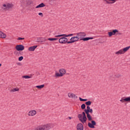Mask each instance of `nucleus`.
I'll return each mask as SVG.
<instances>
[{"label": "nucleus", "instance_id": "f257e3e1", "mask_svg": "<svg viewBox=\"0 0 130 130\" xmlns=\"http://www.w3.org/2000/svg\"><path fill=\"white\" fill-rule=\"evenodd\" d=\"M78 118L82 123H86L87 122V116H86V112H83L82 114H79L78 115Z\"/></svg>", "mask_w": 130, "mask_h": 130}, {"label": "nucleus", "instance_id": "f03ea898", "mask_svg": "<svg viewBox=\"0 0 130 130\" xmlns=\"http://www.w3.org/2000/svg\"><path fill=\"white\" fill-rule=\"evenodd\" d=\"M13 7H14V5L10 3H7V4H3V6L1 7V8L4 11H9V10H11V9H12Z\"/></svg>", "mask_w": 130, "mask_h": 130}, {"label": "nucleus", "instance_id": "7ed1b4c3", "mask_svg": "<svg viewBox=\"0 0 130 130\" xmlns=\"http://www.w3.org/2000/svg\"><path fill=\"white\" fill-rule=\"evenodd\" d=\"M130 48V46L128 47H126L122 49H121L117 52H116L115 54H124L127 50H128Z\"/></svg>", "mask_w": 130, "mask_h": 130}, {"label": "nucleus", "instance_id": "20e7f679", "mask_svg": "<svg viewBox=\"0 0 130 130\" xmlns=\"http://www.w3.org/2000/svg\"><path fill=\"white\" fill-rule=\"evenodd\" d=\"M51 128V127H50V124H46L43 126H40L39 128H37L35 129V130H49Z\"/></svg>", "mask_w": 130, "mask_h": 130}, {"label": "nucleus", "instance_id": "39448f33", "mask_svg": "<svg viewBox=\"0 0 130 130\" xmlns=\"http://www.w3.org/2000/svg\"><path fill=\"white\" fill-rule=\"evenodd\" d=\"M76 35L77 37H78V38L79 39V40H83L84 37H86V33L85 32H77L76 34Z\"/></svg>", "mask_w": 130, "mask_h": 130}, {"label": "nucleus", "instance_id": "423d86ee", "mask_svg": "<svg viewBox=\"0 0 130 130\" xmlns=\"http://www.w3.org/2000/svg\"><path fill=\"white\" fill-rule=\"evenodd\" d=\"M68 38L61 37L59 39L58 41L59 43H60L61 44H67V42H68Z\"/></svg>", "mask_w": 130, "mask_h": 130}, {"label": "nucleus", "instance_id": "0eeeda50", "mask_svg": "<svg viewBox=\"0 0 130 130\" xmlns=\"http://www.w3.org/2000/svg\"><path fill=\"white\" fill-rule=\"evenodd\" d=\"M95 125H96V121L94 120H91V122L88 123V126L90 128H95Z\"/></svg>", "mask_w": 130, "mask_h": 130}, {"label": "nucleus", "instance_id": "6e6552de", "mask_svg": "<svg viewBox=\"0 0 130 130\" xmlns=\"http://www.w3.org/2000/svg\"><path fill=\"white\" fill-rule=\"evenodd\" d=\"M15 48L17 51H23L25 49V46L23 45H17Z\"/></svg>", "mask_w": 130, "mask_h": 130}, {"label": "nucleus", "instance_id": "1a4fd4ad", "mask_svg": "<svg viewBox=\"0 0 130 130\" xmlns=\"http://www.w3.org/2000/svg\"><path fill=\"white\" fill-rule=\"evenodd\" d=\"M77 130H84V126L82 123H78L76 126Z\"/></svg>", "mask_w": 130, "mask_h": 130}, {"label": "nucleus", "instance_id": "9d476101", "mask_svg": "<svg viewBox=\"0 0 130 130\" xmlns=\"http://www.w3.org/2000/svg\"><path fill=\"white\" fill-rule=\"evenodd\" d=\"M68 97H69V98H74V99H78V96H76V94L72 93L71 92L68 93Z\"/></svg>", "mask_w": 130, "mask_h": 130}, {"label": "nucleus", "instance_id": "9b49d317", "mask_svg": "<svg viewBox=\"0 0 130 130\" xmlns=\"http://www.w3.org/2000/svg\"><path fill=\"white\" fill-rule=\"evenodd\" d=\"M35 114H36V111L35 110L32 111H30L28 113V115L29 116H34Z\"/></svg>", "mask_w": 130, "mask_h": 130}, {"label": "nucleus", "instance_id": "f8f14e48", "mask_svg": "<svg viewBox=\"0 0 130 130\" xmlns=\"http://www.w3.org/2000/svg\"><path fill=\"white\" fill-rule=\"evenodd\" d=\"M37 47H38V45H35V46L29 47L28 48V51H34L35 50V49H36V48H37Z\"/></svg>", "mask_w": 130, "mask_h": 130}, {"label": "nucleus", "instance_id": "ddd939ff", "mask_svg": "<svg viewBox=\"0 0 130 130\" xmlns=\"http://www.w3.org/2000/svg\"><path fill=\"white\" fill-rule=\"evenodd\" d=\"M46 41V39L44 38H38L37 39V42H44Z\"/></svg>", "mask_w": 130, "mask_h": 130}, {"label": "nucleus", "instance_id": "4468645a", "mask_svg": "<svg viewBox=\"0 0 130 130\" xmlns=\"http://www.w3.org/2000/svg\"><path fill=\"white\" fill-rule=\"evenodd\" d=\"M45 4H44V3H42L40 4H39V5L37 6L36 7V9H39V8H44V7H45Z\"/></svg>", "mask_w": 130, "mask_h": 130}, {"label": "nucleus", "instance_id": "2eb2a0df", "mask_svg": "<svg viewBox=\"0 0 130 130\" xmlns=\"http://www.w3.org/2000/svg\"><path fill=\"white\" fill-rule=\"evenodd\" d=\"M92 39H94V37H86L82 39L83 41H88L89 40H91Z\"/></svg>", "mask_w": 130, "mask_h": 130}, {"label": "nucleus", "instance_id": "dca6fc26", "mask_svg": "<svg viewBox=\"0 0 130 130\" xmlns=\"http://www.w3.org/2000/svg\"><path fill=\"white\" fill-rule=\"evenodd\" d=\"M7 37V35L3 32V31H0V38H6Z\"/></svg>", "mask_w": 130, "mask_h": 130}, {"label": "nucleus", "instance_id": "f3484780", "mask_svg": "<svg viewBox=\"0 0 130 130\" xmlns=\"http://www.w3.org/2000/svg\"><path fill=\"white\" fill-rule=\"evenodd\" d=\"M54 77L55 78H59L60 77H62V74L56 72Z\"/></svg>", "mask_w": 130, "mask_h": 130}, {"label": "nucleus", "instance_id": "a211bd4d", "mask_svg": "<svg viewBox=\"0 0 130 130\" xmlns=\"http://www.w3.org/2000/svg\"><path fill=\"white\" fill-rule=\"evenodd\" d=\"M59 38H49L47 39V40H49V41H56V40H58Z\"/></svg>", "mask_w": 130, "mask_h": 130}, {"label": "nucleus", "instance_id": "6ab92c4d", "mask_svg": "<svg viewBox=\"0 0 130 130\" xmlns=\"http://www.w3.org/2000/svg\"><path fill=\"white\" fill-rule=\"evenodd\" d=\"M86 114L87 118H88V120L89 121H91V120H92L93 118H92V116L90 114Z\"/></svg>", "mask_w": 130, "mask_h": 130}, {"label": "nucleus", "instance_id": "aec40b11", "mask_svg": "<svg viewBox=\"0 0 130 130\" xmlns=\"http://www.w3.org/2000/svg\"><path fill=\"white\" fill-rule=\"evenodd\" d=\"M59 72L60 74H62V76H63V75H64V74H66V70L63 69H60Z\"/></svg>", "mask_w": 130, "mask_h": 130}, {"label": "nucleus", "instance_id": "412c9836", "mask_svg": "<svg viewBox=\"0 0 130 130\" xmlns=\"http://www.w3.org/2000/svg\"><path fill=\"white\" fill-rule=\"evenodd\" d=\"M14 54H15L16 55H18V56H19V55H23V52H20V51H19V52L15 51Z\"/></svg>", "mask_w": 130, "mask_h": 130}, {"label": "nucleus", "instance_id": "4be33fe9", "mask_svg": "<svg viewBox=\"0 0 130 130\" xmlns=\"http://www.w3.org/2000/svg\"><path fill=\"white\" fill-rule=\"evenodd\" d=\"M120 101V102H122V103H124V102H126V97L122 98Z\"/></svg>", "mask_w": 130, "mask_h": 130}, {"label": "nucleus", "instance_id": "5701e85b", "mask_svg": "<svg viewBox=\"0 0 130 130\" xmlns=\"http://www.w3.org/2000/svg\"><path fill=\"white\" fill-rule=\"evenodd\" d=\"M112 33H113V35H116V34H117V33H118V29H113L112 31Z\"/></svg>", "mask_w": 130, "mask_h": 130}, {"label": "nucleus", "instance_id": "b1692460", "mask_svg": "<svg viewBox=\"0 0 130 130\" xmlns=\"http://www.w3.org/2000/svg\"><path fill=\"white\" fill-rule=\"evenodd\" d=\"M90 109H91V108H90V106H87L86 109L84 110V112H85V113H87L89 111V110H90Z\"/></svg>", "mask_w": 130, "mask_h": 130}, {"label": "nucleus", "instance_id": "393cba45", "mask_svg": "<svg viewBox=\"0 0 130 130\" xmlns=\"http://www.w3.org/2000/svg\"><path fill=\"white\" fill-rule=\"evenodd\" d=\"M44 86H45V85L44 84L37 85L36 86V88H38V89H42V88H44Z\"/></svg>", "mask_w": 130, "mask_h": 130}, {"label": "nucleus", "instance_id": "a878e982", "mask_svg": "<svg viewBox=\"0 0 130 130\" xmlns=\"http://www.w3.org/2000/svg\"><path fill=\"white\" fill-rule=\"evenodd\" d=\"M85 104L86 105V106H90V105L92 104V102H91V101H88L87 102H86L85 103Z\"/></svg>", "mask_w": 130, "mask_h": 130}, {"label": "nucleus", "instance_id": "bb28decb", "mask_svg": "<svg viewBox=\"0 0 130 130\" xmlns=\"http://www.w3.org/2000/svg\"><path fill=\"white\" fill-rule=\"evenodd\" d=\"M19 88H14L13 89H11L10 90V92H11V93H14V92H18L19 91Z\"/></svg>", "mask_w": 130, "mask_h": 130}, {"label": "nucleus", "instance_id": "cd10ccee", "mask_svg": "<svg viewBox=\"0 0 130 130\" xmlns=\"http://www.w3.org/2000/svg\"><path fill=\"white\" fill-rule=\"evenodd\" d=\"M49 2L51 5H53L54 4H56V0H49Z\"/></svg>", "mask_w": 130, "mask_h": 130}, {"label": "nucleus", "instance_id": "c85d7f7f", "mask_svg": "<svg viewBox=\"0 0 130 130\" xmlns=\"http://www.w3.org/2000/svg\"><path fill=\"white\" fill-rule=\"evenodd\" d=\"M22 78H23V79H31L32 77L29 75H25V76H23Z\"/></svg>", "mask_w": 130, "mask_h": 130}, {"label": "nucleus", "instance_id": "c756f323", "mask_svg": "<svg viewBox=\"0 0 130 130\" xmlns=\"http://www.w3.org/2000/svg\"><path fill=\"white\" fill-rule=\"evenodd\" d=\"M81 109L85 110V109H86V104H83L82 105H81Z\"/></svg>", "mask_w": 130, "mask_h": 130}, {"label": "nucleus", "instance_id": "7c9ffc66", "mask_svg": "<svg viewBox=\"0 0 130 130\" xmlns=\"http://www.w3.org/2000/svg\"><path fill=\"white\" fill-rule=\"evenodd\" d=\"M79 100H80V101L85 102H86V101H88V99H84L80 97H79Z\"/></svg>", "mask_w": 130, "mask_h": 130}, {"label": "nucleus", "instance_id": "2f4dec72", "mask_svg": "<svg viewBox=\"0 0 130 130\" xmlns=\"http://www.w3.org/2000/svg\"><path fill=\"white\" fill-rule=\"evenodd\" d=\"M89 113H93V109H90V110H88V111L86 113V114H90Z\"/></svg>", "mask_w": 130, "mask_h": 130}, {"label": "nucleus", "instance_id": "473e14b6", "mask_svg": "<svg viewBox=\"0 0 130 130\" xmlns=\"http://www.w3.org/2000/svg\"><path fill=\"white\" fill-rule=\"evenodd\" d=\"M74 41H75V42H76V41H79V37H78V36L77 35V36L76 37H74Z\"/></svg>", "mask_w": 130, "mask_h": 130}, {"label": "nucleus", "instance_id": "72a5a7b5", "mask_svg": "<svg viewBox=\"0 0 130 130\" xmlns=\"http://www.w3.org/2000/svg\"><path fill=\"white\" fill-rule=\"evenodd\" d=\"M108 35H109V37H111V36H113V34L112 32V31H109L108 32Z\"/></svg>", "mask_w": 130, "mask_h": 130}, {"label": "nucleus", "instance_id": "f704fd0d", "mask_svg": "<svg viewBox=\"0 0 130 130\" xmlns=\"http://www.w3.org/2000/svg\"><path fill=\"white\" fill-rule=\"evenodd\" d=\"M27 5L30 6V5H32L33 4V1H28L26 2Z\"/></svg>", "mask_w": 130, "mask_h": 130}, {"label": "nucleus", "instance_id": "c9c22d12", "mask_svg": "<svg viewBox=\"0 0 130 130\" xmlns=\"http://www.w3.org/2000/svg\"><path fill=\"white\" fill-rule=\"evenodd\" d=\"M22 59H24V57H23L22 56H21L20 57H18L19 61H22Z\"/></svg>", "mask_w": 130, "mask_h": 130}, {"label": "nucleus", "instance_id": "e433bc0d", "mask_svg": "<svg viewBox=\"0 0 130 130\" xmlns=\"http://www.w3.org/2000/svg\"><path fill=\"white\" fill-rule=\"evenodd\" d=\"M61 35H62V37H64V38H67V37H69V35L63 34Z\"/></svg>", "mask_w": 130, "mask_h": 130}, {"label": "nucleus", "instance_id": "4c0bfd02", "mask_svg": "<svg viewBox=\"0 0 130 130\" xmlns=\"http://www.w3.org/2000/svg\"><path fill=\"white\" fill-rule=\"evenodd\" d=\"M55 37H56V38H60L61 37H62V35H56V36H55Z\"/></svg>", "mask_w": 130, "mask_h": 130}, {"label": "nucleus", "instance_id": "58836bf2", "mask_svg": "<svg viewBox=\"0 0 130 130\" xmlns=\"http://www.w3.org/2000/svg\"><path fill=\"white\" fill-rule=\"evenodd\" d=\"M70 40H71V41H72V43H74L75 42V39H74V37H72V38H71L70 39Z\"/></svg>", "mask_w": 130, "mask_h": 130}, {"label": "nucleus", "instance_id": "ea45409f", "mask_svg": "<svg viewBox=\"0 0 130 130\" xmlns=\"http://www.w3.org/2000/svg\"><path fill=\"white\" fill-rule=\"evenodd\" d=\"M126 102L130 103V96L128 97H126Z\"/></svg>", "mask_w": 130, "mask_h": 130}, {"label": "nucleus", "instance_id": "a19ab883", "mask_svg": "<svg viewBox=\"0 0 130 130\" xmlns=\"http://www.w3.org/2000/svg\"><path fill=\"white\" fill-rule=\"evenodd\" d=\"M115 78H120V77H121V75H120V74H117L115 75Z\"/></svg>", "mask_w": 130, "mask_h": 130}, {"label": "nucleus", "instance_id": "79ce46f5", "mask_svg": "<svg viewBox=\"0 0 130 130\" xmlns=\"http://www.w3.org/2000/svg\"><path fill=\"white\" fill-rule=\"evenodd\" d=\"M25 39L24 38H21V37H19L17 38V40H24Z\"/></svg>", "mask_w": 130, "mask_h": 130}, {"label": "nucleus", "instance_id": "37998d69", "mask_svg": "<svg viewBox=\"0 0 130 130\" xmlns=\"http://www.w3.org/2000/svg\"><path fill=\"white\" fill-rule=\"evenodd\" d=\"M66 43H67V44H72V43H72V41H71L70 40V41H67V42H66Z\"/></svg>", "mask_w": 130, "mask_h": 130}, {"label": "nucleus", "instance_id": "c03bdc74", "mask_svg": "<svg viewBox=\"0 0 130 130\" xmlns=\"http://www.w3.org/2000/svg\"><path fill=\"white\" fill-rule=\"evenodd\" d=\"M75 34H68V37H70L71 36H74V35H75Z\"/></svg>", "mask_w": 130, "mask_h": 130}, {"label": "nucleus", "instance_id": "a18cd8bd", "mask_svg": "<svg viewBox=\"0 0 130 130\" xmlns=\"http://www.w3.org/2000/svg\"><path fill=\"white\" fill-rule=\"evenodd\" d=\"M39 16H41V17H43V13L40 12L39 13Z\"/></svg>", "mask_w": 130, "mask_h": 130}, {"label": "nucleus", "instance_id": "49530a36", "mask_svg": "<svg viewBox=\"0 0 130 130\" xmlns=\"http://www.w3.org/2000/svg\"><path fill=\"white\" fill-rule=\"evenodd\" d=\"M110 2H112V3H113V4H114V3H115V2H116L117 0H109Z\"/></svg>", "mask_w": 130, "mask_h": 130}, {"label": "nucleus", "instance_id": "de8ad7c7", "mask_svg": "<svg viewBox=\"0 0 130 130\" xmlns=\"http://www.w3.org/2000/svg\"><path fill=\"white\" fill-rule=\"evenodd\" d=\"M16 64H17V66H22V63H21V62H16Z\"/></svg>", "mask_w": 130, "mask_h": 130}, {"label": "nucleus", "instance_id": "09e8293b", "mask_svg": "<svg viewBox=\"0 0 130 130\" xmlns=\"http://www.w3.org/2000/svg\"><path fill=\"white\" fill-rule=\"evenodd\" d=\"M118 35H121V33L119 32V31H118V32H117Z\"/></svg>", "mask_w": 130, "mask_h": 130}, {"label": "nucleus", "instance_id": "8fccbe9b", "mask_svg": "<svg viewBox=\"0 0 130 130\" xmlns=\"http://www.w3.org/2000/svg\"><path fill=\"white\" fill-rule=\"evenodd\" d=\"M68 118H69V119H72V117H69Z\"/></svg>", "mask_w": 130, "mask_h": 130}, {"label": "nucleus", "instance_id": "3c124183", "mask_svg": "<svg viewBox=\"0 0 130 130\" xmlns=\"http://www.w3.org/2000/svg\"><path fill=\"white\" fill-rule=\"evenodd\" d=\"M46 45H49L48 43H46Z\"/></svg>", "mask_w": 130, "mask_h": 130}, {"label": "nucleus", "instance_id": "603ef678", "mask_svg": "<svg viewBox=\"0 0 130 130\" xmlns=\"http://www.w3.org/2000/svg\"><path fill=\"white\" fill-rule=\"evenodd\" d=\"M2 66V63H0V67Z\"/></svg>", "mask_w": 130, "mask_h": 130}, {"label": "nucleus", "instance_id": "864d4df0", "mask_svg": "<svg viewBox=\"0 0 130 130\" xmlns=\"http://www.w3.org/2000/svg\"><path fill=\"white\" fill-rule=\"evenodd\" d=\"M38 75H39V73H38Z\"/></svg>", "mask_w": 130, "mask_h": 130}, {"label": "nucleus", "instance_id": "5fc2aeb1", "mask_svg": "<svg viewBox=\"0 0 130 130\" xmlns=\"http://www.w3.org/2000/svg\"><path fill=\"white\" fill-rule=\"evenodd\" d=\"M38 75H39V73H38Z\"/></svg>", "mask_w": 130, "mask_h": 130}, {"label": "nucleus", "instance_id": "6e6d98bb", "mask_svg": "<svg viewBox=\"0 0 130 130\" xmlns=\"http://www.w3.org/2000/svg\"><path fill=\"white\" fill-rule=\"evenodd\" d=\"M24 1H26V0H24Z\"/></svg>", "mask_w": 130, "mask_h": 130}]
</instances>
